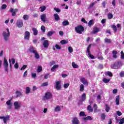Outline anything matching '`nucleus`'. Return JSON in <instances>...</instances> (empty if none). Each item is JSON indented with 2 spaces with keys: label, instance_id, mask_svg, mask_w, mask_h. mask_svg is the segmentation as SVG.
Returning <instances> with one entry per match:
<instances>
[{
  "label": "nucleus",
  "instance_id": "1",
  "mask_svg": "<svg viewBox=\"0 0 124 124\" xmlns=\"http://www.w3.org/2000/svg\"><path fill=\"white\" fill-rule=\"evenodd\" d=\"M123 65V62L118 61L112 64L111 65V67L113 69H119L120 67L122 66Z\"/></svg>",
  "mask_w": 124,
  "mask_h": 124
},
{
  "label": "nucleus",
  "instance_id": "2",
  "mask_svg": "<svg viewBox=\"0 0 124 124\" xmlns=\"http://www.w3.org/2000/svg\"><path fill=\"white\" fill-rule=\"evenodd\" d=\"M2 35L5 41H8L10 36V32H9V29L7 28L6 31H4L3 32Z\"/></svg>",
  "mask_w": 124,
  "mask_h": 124
},
{
  "label": "nucleus",
  "instance_id": "3",
  "mask_svg": "<svg viewBox=\"0 0 124 124\" xmlns=\"http://www.w3.org/2000/svg\"><path fill=\"white\" fill-rule=\"evenodd\" d=\"M29 51L31 52V53H33V54H34L35 58L36 59H39V54H38V53H37V51L36 50L35 48H34L33 46H30Z\"/></svg>",
  "mask_w": 124,
  "mask_h": 124
},
{
  "label": "nucleus",
  "instance_id": "4",
  "mask_svg": "<svg viewBox=\"0 0 124 124\" xmlns=\"http://www.w3.org/2000/svg\"><path fill=\"white\" fill-rule=\"evenodd\" d=\"M85 28L81 25L75 27V31L77 33H79V34H82Z\"/></svg>",
  "mask_w": 124,
  "mask_h": 124
},
{
  "label": "nucleus",
  "instance_id": "5",
  "mask_svg": "<svg viewBox=\"0 0 124 124\" xmlns=\"http://www.w3.org/2000/svg\"><path fill=\"white\" fill-rule=\"evenodd\" d=\"M52 96H53V95L51 93L46 92L45 93V96L43 97V99L44 100H48V99H51V98H52Z\"/></svg>",
  "mask_w": 124,
  "mask_h": 124
},
{
  "label": "nucleus",
  "instance_id": "6",
  "mask_svg": "<svg viewBox=\"0 0 124 124\" xmlns=\"http://www.w3.org/2000/svg\"><path fill=\"white\" fill-rule=\"evenodd\" d=\"M14 106L16 110H19V108H21V106H22V103L20 101H16L14 103Z\"/></svg>",
  "mask_w": 124,
  "mask_h": 124
},
{
  "label": "nucleus",
  "instance_id": "7",
  "mask_svg": "<svg viewBox=\"0 0 124 124\" xmlns=\"http://www.w3.org/2000/svg\"><path fill=\"white\" fill-rule=\"evenodd\" d=\"M91 45H90L88 46V47H87V53H88L89 57H90V58H91V59H94V57H93V55H92L91 54V51H90V49H91Z\"/></svg>",
  "mask_w": 124,
  "mask_h": 124
},
{
  "label": "nucleus",
  "instance_id": "8",
  "mask_svg": "<svg viewBox=\"0 0 124 124\" xmlns=\"http://www.w3.org/2000/svg\"><path fill=\"white\" fill-rule=\"evenodd\" d=\"M10 12L12 13V16H16V13L18 12V9L11 8Z\"/></svg>",
  "mask_w": 124,
  "mask_h": 124
},
{
  "label": "nucleus",
  "instance_id": "9",
  "mask_svg": "<svg viewBox=\"0 0 124 124\" xmlns=\"http://www.w3.org/2000/svg\"><path fill=\"white\" fill-rule=\"evenodd\" d=\"M16 26L18 27V28H22L23 27V20H17L16 22Z\"/></svg>",
  "mask_w": 124,
  "mask_h": 124
},
{
  "label": "nucleus",
  "instance_id": "10",
  "mask_svg": "<svg viewBox=\"0 0 124 124\" xmlns=\"http://www.w3.org/2000/svg\"><path fill=\"white\" fill-rule=\"evenodd\" d=\"M30 35H31V33L28 31H26L25 32L24 39H26L27 40H29V39H30Z\"/></svg>",
  "mask_w": 124,
  "mask_h": 124
},
{
  "label": "nucleus",
  "instance_id": "11",
  "mask_svg": "<svg viewBox=\"0 0 124 124\" xmlns=\"http://www.w3.org/2000/svg\"><path fill=\"white\" fill-rule=\"evenodd\" d=\"M72 124H79V120L77 117H74L72 121Z\"/></svg>",
  "mask_w": 124,
  "mask_h": 124
},
{
  "label": "nucleus",
  "instance_id": "12",
  "mask_svg": "<svg viewBox=\"0 0 124 124\" xmlns=\"http://www.w3.org/2000/svg\"><path fill=\"white\" fill-rule=\"evenodd\" d=\"M81 82L83 83L84 85H86V86H88L89 85V82H88V81L86 80V79L84 78H82L80 79Z\"/></svg>",
  "mask_w": 124,
  "mask_h": 124
},
{
  "label": "nucleus",
  "instance_id": "13",
  "mask_svg": "<svg viewBox=\"0 0 124 124\" xmlns=\"http://www.w3.org/2000/svg\"><path fill=\"white\" fill-rule=\"evenodd\" d=\"M55 87L57 90H61V81H57L56 82Z\"/></svg>",
  "mask_w": 124,
  "mask_h": 124
},
{
  "label": "nucleus",
  "instance_id": "14",
  "mask_svg": "<svg viewBox=\"0 0 124 124\" xmlns=\"http://www.w3.org/2000/svg\"><path fill=\"white\" fill-rule=\"evenodd\" d=\"M41 19L44 23L46 22V14H43L41 16Z\"/></svg>",
  "mask_w": 124,
  "mask_h": 124
},
{
  "label": "nucleus",
  "instance_id": "15",
  "mask_svg": "<svg viewBox=\"0 0 124 124\" xmlns=\"http://www.w3.org/2000/svg\"><path fill=\"white\" fill-rule=\"evenodd\" d=\"M43 45L45 48H48V46H49V43L48 42V40H45L44 41Z\"/></svg>",
  "mask_w": 124,
  "mask_h": 124
},
{
  "label": "nucleus",
  "instance_id": "16",
  "mask_svg": "<svg viewBox=\"0 0 124 124\" xmlns=\"http://www.w3.org/2000/svg\"><path fill=\"white\" fill-rule=\"evenodd\" d=\"M6 104H7V105H8V109H10L12 107V106H11V100H8L6 103Z\"/></svg>",
  "mask_w": 124,
  "mask_h": 124
},
{
  "label": "nucleus",
  "instance_id": "17",
  "mask_svg": "<svg viewBox=\"0 0 124 124\" xmlns=\"http://www.w3.org/2000/svg\"><path fill=\"white\" fill-rule=\"evenodd\" d=\"M54 17L55 21H60V16L58 15V14H54Z\"/></svg>",
  "mask_w": 124,
  "mask_h": 124
},
{
  "label": "nucleus",
  "instance_id": "18",
  "mask_svg": "<svg viewBox=\"0 0 124 124\" xmlns=\"http://www.w3.org/2000/svg\"><path fill=\"white\" fill-rule=\"evenodd\" d=\"M3 122L5 124H6V122L7 121H9V116L7 115L6 117H4V119H3Z\"/></svg>",
  "mask_w": 124,
  "mask_h": 124
},
{
  "label": "nucleus",
  "instance_id": "19",
  "mask_svg": "<svg viewBox=\"0 0 124 124\" xmlns=\"http://www.w3.org/2000/svg\"><path fill=\"white\" fill-rule=\"evenodd\" d=\"M61 110V107H60V106H57L54 108V112H60Z\"/></svg>",
  "mask_w": 124,
  "mask_h": 124
},
{
  "label": "nucleus",
  "instance_id": "20",
  "mask_svg": "<svg viewBox=\"0 0 124 124\" xmlns=\"http://www.w3.org/2000/svg\"><path fill=\"white\" fill-rule=\"evenodd\" d=\"M3 66H8V62H7V60H6L5 58H4Z\"/></svg>",
  "mask_w": 124,
  "mask_h": 124
},
{
  "label": "nucleus",
  "instance_id": "21",
  "mask_svg": "<svg viewBox=\"0 0 124 124\" xmlns=\"http://www.w3.org/2000/svg\"><path fill=\"white\" fill-rule=\"evenodd\" d=\"M32 31H33L34 35H37L38 31L36 28H32Z\"/></svg>",
  "mask_w": 124,
  "mask_h": 124
},
{
  "label": "nucleus",
  "instance_id": "22",
  "mask_svg": "<svg viewBox=\"0 0 124 124\" xmlns=\"http://www.w3.org/2000/svg\"><path fill=\"white\" fill-rule=\"evenodd\" d=\"M62 24L64 27H65V26H68L69 25V22L67 20H64L62 22Z\"/></svg>",
  "mask_w": 124,
  "mask_h": 124
},
{
  "label": "nucleus",
  "instance_id": "23",
  "mask_svg": "<svg viewBox=\"0 0 124 124\" xmlns=\"http://www.w3.org/2000/svg\"><path fill=\"white\" fill-rule=\"evenodd\" d=\"M118 53V52L116 51H112V54H113V58H114V59H117V58H118V56H117V54Z\"/></svg>",
  "mask_w": 124,
  "mask_h": 124
},
{
  "label": "nucleus",
  "instance_id": "24",
  "mask_svg": "<svg viewBox=\"0 0 124 124\" xmlns=\"http://www.w3.org/2000/svg\"><path fill=\"white\" fill-rule=\"evenodd\" d=\"M16 97H19L22 95V93L20 91H16Z\"/></svg>",
  "mask_w": 124,
  "mask_h": 124
},
{
  "label": "nucleus",
  "instance_id": "25",
  "mask_svg": "<svg viewBox=\"0 0 124 124\" xmlns=\"http://www.w3.org/2000/svg\"><path fill=\"white\" fill-rule=\"evenodd\" d=\"M116 105H119V103H120V96H117L116 98Z\"/></svg>",
  "mask_w": 124,
  "mask_h": 124
},
{
  "label": "nucleus",
  "instance_id": "26",
  "mask_svg": "<svg viewBox=\"0 0 124 124\" xmlns=\"http://www.w3.org/2000/svg\"><path fill=\"white\" fill-rule=\"evenodd\" d=\"M86 93H83L81 95V100L82 101H85L86 100Z\"/></svg>",
  "mask_w": 124,
  "mask_h": 124
},
{
  "label": "nucleus",
  "instance_id": "27",
  "mask_svg": "<svg viewBox=\"0 0 124 124\" xmlns=\"http://www.w3.org/2000/svg\"><path fill=\"white\" fill-rule=\"evenodd\" d=\"M93 31L94 34L97 33V32L99 31V28H97V27H94L93 29Z\"/></svg>",
  "mask_w": 124,
  "mask_h": 124
},
{
  "label": "nucleus",
  "instance_id": "28",
  "mask_svg": "<svg viewBox=\"0 0 124 124\" xmlns=\"http://www.w3.org/2000/svg\"><path fill=\"white\" fill-rule=\"evenodd\" d=\"M40 9L41 12H43L44 11H45L46 10V6H42L40 7Z\"/></svg>",
  "mask_w": 124,
  "mask_h": 124
},
{
  "label": "nucleus",
  "instance_id": "29",
  "mask_svg": "<svg viewBox=\"0 0 124 124\" xmlns=\"http://www.w3.org/2000/svg\"><path fill=\"white\" fill-rule=\"evenodd\" d=\"M67 43H68V41L67 40H62L61 41V44L62 45H63L64 44H67Z\"/></svg>",
  "mask_w": 124,
  "mask_h": 124
},
{
  "label": "nucleus",
  "instance_id": "30",
  "mask_svg": "<svg viewBox=\"0 0 124 124\" xmlns=\"http://www.w3.org/2000/svg\"><path fill=\"white\" fill-rule=\"evenodd\" d=\"M87 115H86V114L85 113V112L84 111H81L79 113V117H86Z\"/></svg>",
  "mask_w": 124,
  "mask_h": 124
},
{
  "label": "nucleus",
  "instance_id": "31",
  "mask_svg": "<svg viewBox=\"0 0 124 124\" xmlns=\"http://www.w3.org/2000/svg\"><path fill=\"white\" fill-rule=\"evenodd\" d=\"M87 110H88V111H89V112H92L93 111V109L92 108L91 105L88 106L87 108Z\"/></svg>",
  "mask_w": 124,
  "mask_h": 124
},
{
  "label": "nucleus",
  "instance_id": "32",
  "mask_svg": "<svg viewBox=\"0 0 124 124\" xmlns=\"http://www.w3.org/2000/svg\"><path fill=\"white\" fill-rule=\"evenodd\" d=\"M85 89V86H84V85L81 84L80 86V92H84V89Z\"/></svg>",
  "mask_w": 124,
  "mask_h": 124
},
{
  "label": "nucleus",
  "instance_id": "33",
  "mask_svg": "<svg viewBox=\"0 0 124 124\" xmlns=\"http://www.w3.org/2000/svg\"><path fill=\"white\" fill-rule=\"evenodd\" d=\"M41 71H42V67L41 66H38L37 72H38V73H39V72H41Z\"/></svg>",
  "mask_w": 124,
  "mask_h": 124
},
{
  "label": "nucleus",
  "instance_id": "34",
  "mask_svg": "<svg viewBox=\"0 0 124 124\" xmlns=\"http://www.w3.org/2000/svg\"><path fill=\"white\" fill-rule=\"evenodd\" d=\"M108 19H112V18H113V14H112V13H109L108 14Z\"/></svg>",
  "mask_w": 124,
  "mask_h": 124
},
{
  "label": "nucleus",
  "instance_id": "35",
  "mask_svg": "<svg viewBox=\"0 0 124 124\" xmlns=\"http://www.w3.org/2000/svg\"><path fill=\"white\" fill-rule=\"evenodd\" d=\"M93 25V20H91L88 23V26L89 27H92Z\"/></svg>",
  "mask_w": 124,
  "mask_h": 124
},
{
  "label": "nucleus",
  "instance_id": "36",
  "mask_svg": "<svg viewBox=\"0 0 124 124\" xmlns=\"http://www.w3.org/2000/svg\"><path fill=\"white\" fill-rule=\"evenodd\" d=\"M30 16L28 15H25L23 16V19L25 20H29Z\"/></svg>",
  "mask_w": 124,
  "mask_h": 124
},
{
  "label": "nucleus",
  "instance_id": "37",
  "mask_svg": "<svg viewBox=\"0 0 124 124\" xmlns=\"http://www.w3.org/2000/svg\"><path fill=\"white\" fill-rule=\"evenodd\" d=\"M72 65L73 68H78V67H79V66H78V65L75 64V62H72Z\"/></svg>",
  "mask_w": 124,
  "mask_h": 124
},
{
  "label": "nucleus",
  "instance_id": "38",
  "mask_svg": "<svg viewBox=\"0 0 124 124\" xmlns=\"http://www.w3.org/2000/svg\"><path fill=\"white\" fill-rule=\"evenodd\" d=\"M49 85L48 82H46L41 84V87H47Z\"/></svg>",
  "mask_w": 124,
  "mask_h": 124
},
{
  "label": "nucleus",
  "instance_id": "39",
  "mask_svg": "<svg viewBox=\"0 0 124 124\" xmlns=\"http://www.w3.org/2000/svg\"><path fill=\"white\" fill-rule=\"evenodd\" d=\"M53 33L54 32L52 31H49L47 34V36H48V37H50V36H52V35H53Z\"/></svg>",
  "mask_w": 124,
  "mask_h": 124
},
{
  "label": "nucleus",
  "instance_id": "40",
  "mask_svg": "<svg viewBox=\"0 0 124 124\" xmlns=\"http://www.w3.org/2000/svg\"><path fill=\"white\" fill-rule=\"evenodd\" d=\"M103 81L104 82V83H109V82H110V79L105 78L103 79Z\"/></svg>",
  "mask_w": 124,
  "mask_h": 124
},
{
  "label": "nucleus",
  "instance_id": "41",
  "mask_svg": "<svg viewBox=\"0 0 124 124\" xmlns=\"http://www.w3.org/2000/svg\"><path fill=\"white\" fill-rule=\"evenodd\" d=\"M111 28H112V29H113L114 31H115V32H116V31H117V26H116L115 25H112Z\"/></svg>",
  "mask_w": 124,
  "mask_h": 124
},
{
  "label": "nucleus",
  "instance_id": "42",
  "mask_svg": "<svg viewBox=\"0 0 124 124\" xmlns=\"http://www.w3.org/2000/svg\"><path fill=\"white\" fill-rule=\"evenodd\" d=\"M83 120L84 121H87V120H89L90 121L92 120V117L91 116H88L87 117L83 118Z\"/></svg>",
  "mask_w": 124,
  "mask_h": 124
},
{
  "label": "nucleus",
  "instance_id": "43",
  "mask_svg": "<svg viewBox=\"0 0 124 124\" xmlns=\"http://www.w3.org/2000/svg\"><path fill=\"white\" fill-rule=\"evenodd\" d=\"M110 110V107H109V106L108 105H106V112H109V110Z\"/></svg>",
  "mask_w": 124,
  "mask_h": 124
},
{
  "label": "nucleus",
  "instance_id": "44",
  "mask_svg": "<svg viewBox=\"0 0 124 124\" xmlns=\"http://www.w3.org/2000/svg\"><path fill=\"white\" fill-rule=\"evenodd\" d=\"M31 92V88L30 87H27L26 90V93L28 94V93H30Z\"/></svg>",
  "mask_w": 124,
  "mask_h": 124
},
{
  "label": "nucleus",
  "instance_id": "45",
  "mask_svg": "<svg viewBox=\"0 0 124 124\" xmlns=\"http://www.w3.org/2000/svg\"><path fill=\"white\" fill-rule=\"evenodd\" d=\"M105 42L106 43H110L111 42V40L110 39H109L107 38H106L105 39Z\"/></svg>",
  "mask_w": 124,
  "mask_h": 124
},
{
  "label": "nucleus",
  "instance_id": "46",
  "mask_svg": "<svg viewBox=\"0 0 124 124\" xmlns=\"http://www.w3.org/2000/svg\"><path fill=\"white\" fill-rule=\"evenodd\" d=\"M68 50L70 53H72V52H73V48L71 46H69L68 47Z\"/></svg>",
  "mask_w": 124,
  "mask_h": 124
},
{
  "label": "nucleus",
  "instance_id": "47",
  "mask_svg": "<svg viewBox=\"0 0 124 124\" xmlns=\"http://www.w3.org/2000/svg\"><path fill=\"white\" fill-rule=\"evenodd\" d=\"M106 75H108V76H110V77H112L113 76V75L112 74V73L110 72H107L106 73Z\"/></svg>",
  "mask_w": 124,
  "mask_h": 124
},
{
  "label": "nucleus",
  "instance_id": "48",
  "mask_svg": "<svg viewBox=\"0 0 124 124\" xmlns=\"http://www.w3.org/2000/svg\"><path fill=\"white\" fill-rule=\"evenodd\" d=\"M93 108H94V112H96V110H97V105H96V104H95L93 105Z\"/></svg>",
  "mask_w": 124,
  "mask_h": 124
},
{
  "label": "nucleus",
  "instance_id": "49",
  "mask_svg": "<svg viewBox=\"0 0 124 124\" xmlns=\"http://www.w3.org/2000/svg\"><path fill=\"white\" fill-rule=\"evenodd\" d=\"M106 117V115H105V114L102 113L101 115V117L102 120H105V117Z\"/></svg>",
  "mask_w": 124,
  "mask_h": 124
},
{
  "label": "nucleus",
  "instance_id": "50",
  "mask_svg": "<svg viewBox=\"0 0 124 124\" xmlns=\"http://www.w3.org/2000/svg\"><path fill=\"white\" fill-rule=\"evenodd\" d=\"M69 87V83H65L63 85V87L64 89H67Z\"/></svg>",
  "mask_w": 124,
  "mask_h": 124
},
{
  "label": "nucleus",
  "instance_id": "51",
  "mask_svg": "<svg viewBox=\"0 0 124 124\" xmlns=\"http://www.w3.org/2000/svg\"><path fill=\"white\" fill-rule=\"evenodd\" d=\"M55 48H56L57 50H61L62 49V47L59 45H56Z\"/></svg>",
  "mask_w": 124,
  "mask_h": 124
},
{
  "label": "nucleus",
  "instance_id": "52",
  "mask_svg": "<svg viewBox=\"0 0 124 124\" xmlns=\"http://www.w3.org/2000/svg\"><path fill=\"white\" fill-rule=\"evenodd\" d=\"M120 77H124V71H122L120 73Z\"/></svg>",
  "mask_w": 124,
  "mask_h": 124
},
{
  "label": "nucleus",
  "instance_id": "53",
  "mask_svg": "<svg viewBox=\"0 0 124 124\" xmlns=\"http://www.w3.org/2000/svg\"><path fill=\"white\" fill-rule=\"evenodd\" d=\"M121 59H122V60H124V51H122L121 52Z\"/></svg>",
  "mask_w": 124,
  "mask_h": 124
},
{
  "label": "nucleus",
  "instance_id": "54",
  "mask_svg": "<svg viewBox=\"0 0 124 124\" xmlns=\"http://www.w3.org/2000/svg\"><path fill=\"white\" fill-rule=\"evenodd\" d=\"M54 10H55V11L58 12V13L61 12V10L58 8H54Z\"/></svg>",
  "mask_w": 124,
  "mask_h": 124
},
{
  "label": "nucleus",
  "instance_id": "55",
  "mask_svg": "<svg viewBox=\"0 0 124 124\" xmlns=\"http://www.w3.org/2000/svg\"><path fill=\"white\" fill-rule=\"evenodd\" d=\"M26 67H28V65H24L20 68V70H24Z\"/></svg>",
  "mask_w": 124,
  "mask_h": 124
},
{
  "label": "nucleus",
  "instance_id": "56",
  "mask_svg": "<svg viewBox=\"0 0 124 124\" xmlns=\"http://www.w3.org/2000/svg\"><path fill=\"white\" fill-rule=\"evenodd\" d=\"M41 29L42 31L44 32H45V31H46V29H45V26H42Z\"/></svg>",
  "mask_w": 124,
  "mask_h": 124
},
{
  "label": "nucleus",
  "instance_id": "57",
  "mask_svg": "<svg viewBox=\"0 0 124 124\" xmlns=\"http://www.w3.org/2000/svg\"><path fill=\"white\" fill-rule=\"evenodd\" d=\"M124 124V118H122L120 119V122H119V124Z\"/></svg>",
  "mask_w": 124,
  "mask_h": 124
},
{
  "label": "nucleus",
  "instance_id": "58",
  "mask_svg": "<svg viewBox=\"0 0 124 124\" xmlns=\"http://www.w3.org/2000/svg\"><path fill=\"white\" fill-rule=\"evenodd\" d=\"M15 68H16V69H18L19 68V65L18 64V63H16L14 65Z\"/></svg>",
  "mask_w": 124,
  "mask_h": 124
},
{
  "label": "nucleus",
  "instance_id": "59",
  "mask_svg": "<svg viewBox=\"0 0 124 124\" xmlns=\"http://www.w3.org/2000/svg\"><path fill=\"white\" fill-rule=\"evenodd\" d=\"M7 5L6 4H3L1 6V9H5L7 7Z\"/></svg>",
  "mask_w": 124,
  "mask_h": 124
},
{
  "label": "nucleus",
  "instance_id": "60",
  "mask_svg": "<svg viewBox=\"0 0 124 124\" xmlns=\"http://www.w3.org/2000/svg\"><path fill=\"white\" fill-rule=\"evenodd\" d=\"M31 76L32 78H35L36 77V73H32Z\"/></svg>",
  "mask_w": 124,
  "mask_h": 124
},
{
  "label": "nucleus",
  "instance_id": "61",
  "mask_svg": "<svg viewBox=\"0 0 124 124\" xmlns=\"http://www.w3.org/2000/svg\"><path fill=\"white\" fill-rule=\"evenodd\" d=\"M4 69L6 72H8V66L4 67Z\"/></svg>",
  "mask_w": 124,
  "mask_h": 124
},
{
  "label": "nucleus",
  "instance_id": "62",
  "mask_svg": "<svg viewBox=\"0 0 124 124\" xmlns=\"http://www.w3.org/2000/svg\"><path fill=\"white\" fill-rule=\"evenodd\" d=\"M27 75H28V71H26L24 73L23 77H26Z\"/></svg>",
  "mask_w": 124,
  "mask_h": 124
},
{
  "label": "nucleus",
  "instance_id": "63",
  "mask_svg": "<svg viewBox=\"0 0 124 124\" xmlns=\"http://www.w3.org/2000/svg\"><path fill=\"white\" fill-rule=\"evenodd\" d=\"M81 21L83 23H85V24H88V22L87 21H86V20H85V18H82Z\"/></svg>",
  "mask_w": 124,
  "mask_h": 124
},
{
  "label": "nucleus",
  "instance_id": "64",
  "mask_svg": "<svg viewBox=\"0 0 124 124\" xmlns=\"http://www.w3.org/2000/svg\"><path fill=\"white\" fill-rule=\"evenodd\" d=\"M117 114L118 115V116H122V112L118 111H117Z\"/></svg>",
  "mask_w": 124,
  "mask_h": 124
}]
</instances>
